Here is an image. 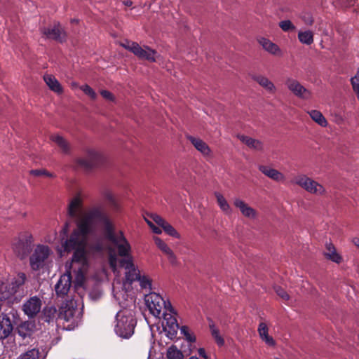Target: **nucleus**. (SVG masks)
<instances>
[{"instance_id":"nucleus-1","label":"nucleus","mask_w":359,"mask_h":359,"mask_svg":"<svg viewBox=\"0 0 359 359\" xmlns=\"http://www.w3.org/2000/svg\"><path fill=\"white\" fill-rule=\"evenodd\" d=\"M88 238V235L74 230L62 244L65 251L67 252L74 251L72 262L79 264L83 267H88V266L86 255Z\"/></svg>"},{"instance_id":"nucleus-2","label":"nucleus","mask_w":359,"mask_h":359,"mask_svg":"<svg viewBox=\"0 0 359 359\" xmlns=\"http://www.w3.org/2000/svg\"><path fill=\"white\" fill-rule=\"evenodd\" d=\"M93 221H97L103 224L105 233L114 227L109 217L102 210L101 208L94 207L77 222L76 228L74 230L89 235L92 231Z\"/></svg>"},{"instance_id":"nucleus-3","label":"nucleus","mask_w":359,"mask_h":359,"mask_svg":"<svg viewBox=\"0 0 359 359\" xmlns=\"http://www.w3.org/2000/svg\"><path fill=\"white\" fill-rule=\"evenodd\" d=\"M135 325L136 319L132 311L123 309L116 313L114 331L120 337L130 338L134 333Z\"/></svg>"},{"instance_id":"nucleus-4","label":"nucleus","mask_w":359,"mask_h":359,"mask_svg":"<svg viewBox=\"0 0 359 359\" xmlns=\"http://www.w3.org/2000/svg\"><path fill=\"white\" fill-rule=\"evenodd\" d=\"M33 246L32 235L29 232H22L14 239L12 243V250L18 258L24 259L30 254Z\"/></svg>"},{"instance_id":"nucleus-5","label":"nucleus","mask_w":359,"mask_h":359,"mask_svg":"<svg viewBox=\"0 0 359 359\" xmlns=\"http://www.w3.org/2000/svg\"><path fill=\"white\" fill-rule=\"evenodd\" d=\"M144 301L150 313L155 317L160 318L162 309L173 312V308L170 302H165L161 296L156 292H150L145 295Z\"/></svg>"},{"instance_id":"nucleus-6","label":"nucleus","mask_w":359,"mask_h":359,"mask_svg":"<svg viewBox=\"0 0 359 359\" xmlns=\"http://www.w3.org/2000/svg\"><path fill=\"white\" fill-rule=\"evenodd\" d=\"M105 236L111 243L118 249V253L121 257H125V259L132 257L129 254L130 252V245L125 238L122 231L115 234L114 227L105 233Z\"/></svg>"},{"instance_id":"nucleus-7","label":"nucleus","mask_w":359,"mask_h":359,"mask_svg":"<svg viewBox=\"0 0 359 359\" xmlns=\"http://www.w3.org/2000/svg\"><path fill=\"white\" fill-rule=\"evenodd\" d=\"M51 253L50 248L45 245H38L29 257V265L33 271L43 269Z\"/></svg>"},{"instance_id":"nucleus-8","label":"nucleus","mask_w":359,"mask_h":359,"mask_svg":"<svg viewBox=\"0 0 359 359\" xmlns=\"http://www.w3.org/2000/svg\"><path fill=\"white\" fill-rule=\"evenodd\" d=\"M291 182L312 194L323 195L325 193V189L323 185L306 175L301 174L295 176Z\"/></svg>"},{"instance_id":"nucleus-9","label":"nucleus","mask_w":359,"mask_h":359,"mask_svg":"<svg viewBox=\"0 0 359 359\" xmlns=\"http://www.w3.org/2000/svg\"><path fill=\"white\" fill-rule=\"evenodd\" d=\"M104 161L103 156L93 149L87 151L86 158H80L77 159V164L86 170H90L93 168L100 165Z\"/></svg>"},{"instance_id":"nucleus-10","label":"nucleus","mask_w":359,"mask_h":359,"mask_svg":"<svg viewBox=\"0 0 359 359\" xmlns=\"http://www.w3.org/2000/svg\"><path fill=\"white\" fill-rule=\"evenodd\" d=\"M40 32L46 38L60 43L65 41L67 38V34L59 22H55L53 27L40 28Z\"/></svg>"},{"instance_id":"nucleus-11","label":"nucleus","mask_w":359,"mask_h":359,"mask_svg":"<svg viewBox=\"0 0 359 359\" xmlns=\"http://www.w3.org/2000/svg\"><path fill=\"white\" fill-rule=\"evenodd\" d=\"M168 311H163L162 313L165 320V323H163V330L168 337L173 339L176 337L180 327L176 318L172 316V314H176L175 311L173 310L172 313L170 312L169 313H168Z\"/></svg>"},{"instance_id":"nucleus-12","label":"nucleus","mask_w":359,"mask_h":359,"mask_svg":"<svg viewBox=\"0 0 359 359\" xmlns=\"http://www.w3.org/2000/svg\"><path fill=\"white\" fill-rule=\"evenodd\" d=\"M42 306V301L37 296H33L22 304V311L29 318H33L39 313Z\"/></svg>"},{"instance_id":"nucleus-13","label":"nucleus","mask_w":359,"mask_h":359,"mask_svg":"<svg viewBox=\"0 0 359 359\" xmlns=\"http://www.w3.org/2000/svg\"><path fill=\"white\" fill-rule=\"evenodd\" d=\"M130 47V52L136 55L139 59L145 60L150 62H156V55L157 52L146 46L141 47L137 43H134Z\"/></svg>"},{"instance_id":"nucleus-14","label":"nucleus","mask_w":359,"mask_h":359,"mask_svg":"<svg viewBox=\"0 0 359 359\" xmlns=\"http://www.w3.org/2000/svg\"><path fill=\"white\" fill-rule=\"evenodd\" d=\"M119 266L121 268H124L127 271L126 272V279L130 283L137 280L140 278V271L135 266L133 261V257H129L128 259H121L118 262Z\"/></svg>"},{"instance_id":"nucleus-15","label":"nucleus","mask_w":359,"mask_h":359,"mask_svg":"<svg viewBox=\"0 0 359 359\" xmlns=\"http://www.w3.org/2000/svg\"><path fill=\"white\" fill-rule=\"evenodd\" d=\"M72 275L70 270L62 274L55 286V293L57 297H64L66 296L72 286Z\"/></svg>"},{"instance_id":"nucleus-16","label":"nucleus","mask_w":359,"mask_h":359,"mask_svg":"<svg viewBox=\"0 0 359 359\" xmlns=\"http://www.w3.org/2000/svg\"><path fill=\"white\" fill-rule=\"evenodd\" d=\"M285 85L287 88L298 97L306 100L311 97L310 91L294 79L288 78L285 81Z\"/></svg>"},{"instance_id":"nucleus-17","label":"nucleus","mask_w":359,"mask_h":359,"mask_svg":"<svg viewBox=\"0 0 359 359\" xmlns=\"http://www.w3.org/2000/svg\"><path fill=\"white\" fill-rule=\"evenodd\" d=\"M67 213L72 218L80 220L83 214V201L79 196L74 197L68 205Z\"/></svg>"},{"instance_id":"nucleus-18","label":"nucleus","mask_w":359,"mask_h":359,"mask_svg":"<svg viewBox=\"0 0 359 359\" xmlns=\"http://www.w3.org/2000/svg\"><path fill=\"white\" fill-rule=\"evenodd\" d=\"M76 308L72 305V302L66 304L60 308L59 318L64 319L67 322H71L72 324L76 323L74 319L75 313L77 312Z\"/></svg>"},{"instance_id":"nucleus-19","label":"nucleus","mask_w":359,"mask_h":359,"mask_svg":"<svg viewBox=\"0 0 359 359\" xmlns=\"http://www.w3.org/2000/svg\"><path fill=\"white\" fill-rule=\"evenodd\" d=\"M258 169L264 175L276 182H282L285 180V176L282 172L270 166L260 165Z\"/></svg>"},{"instance_id":"nucleus-20","label":"nucleus","mask_w":359,"mask_h":359,"mask_svg":"<svg viewBox=\"0 0 359 359\" xmlns=\"http://www.w3.org/2000/svg\"><path fill=\"white\" fill-rule=\"evenodd\" d=\"M234 205L238 208L241 214L248 218H255L257 216L256 210L252 207L249 206L245 201L236 198L233 201Z\"/></svg>"},{"instance_id":"nucleus-21","label":"nucleus","mask_w":359,"mask_h":359,"mask_svg":"<svg viewBox=\"0 0 359 359\" xmlns=\"http://www.w3.org/2000/svg\"><path fill=\"white\" fill-rule=\"evenodd\" d=\"M57 316H59V313L55 306L47 305L43 309L40 319L43 322L50 323H53Z\"/></svg>"},{"instance_id":"nucleus-22","label":"nucleus","mask_w":359,"mask_h":359,"mask_svg":"<svg viewBox=\"0 0 359 359\" xmlns=\"http://www.w3.org/2000/svg\"><path fill=\"white\" fill-rule=\"evenodd\" d=\"M187 140L194 145V147L200 151L203 156H208L211 154L209 146L201 139L188 135Z\"/></svg>"},{"instance_id":"nucleus-23","label":"nucleus","mask_w":359,"mask_h":359,"mask_svg":"<svg viewBox=\"0 0 359 359\" xmlns=\"http://www.w3.org/2000/svg\"><path fill=\"white\" fill-rule=\"evenodd\" d=\"M13 331V325L10 318L5 313H2V319L0 320V339H6Z\"/></svg>"},{"instance_id":"nucleus-24","label":"nucleus","mask_w":359,"mask_h":359,"mask_svg":"<svg viewBox=\"0 0 359 359\" xmlns=\"http://www.w3.org/2000/svg\"><path fill=\"white\" fill-rule=\"evenodd\" d=\"M35 323L30 321H25L20 323L17 327L18 334L23 339L29 337L34 333L35 330Z\"/></svg>"},{"instance_id":"nucleus-25","label":"nucleus","mask_w":359,"mask_h":359,"mask_svg":"<svg viewBox=\"0 0 359 359\" xmlns=\"http://www.w3.org/2000/svg\"><path fill=\"white\" fill-rule=\"evenodd\" d=\"M154 241L157 247L168 256V259L172 264L177 262V258L173 251L168 246V245L160 238L155 237Z\"/></svg>"},{"instance_id":"nucleus-26","label":"nucleus","mask_w":359,"mask_h":359,"mask_svg":"<svg viewBox=\"0 0 359 359\" xmlns=\"http://www.w3.org/2000/svg\"><path fill=\"white\" fill-rule=\"evenodd\" d=\"M237 137L250 149L256 151H262L264 149L262 142L259 140L244 135H238Z\"/></svg>"},{"instance_id":"nucleus-27","label":"nucleus","mask_w":359,"mask_h":359,"mask_svg":"<svg viewBox=\"0 0 359 359\" xmlns=\"http://www.w3.org/2000/svg\"><path fill=\"white\" fill-rule=\"evenodd\" d=\"M327 252L324 253L325 257L333 262L339 264L342 261V257L337 253L335 247L332 243H327L325 244Z\"/></svg>"},{"instance_id":"nucleus-28","label":"nucleus","mask_w":359,"mask_h":359,"mask_svg":"<svg viewBox=\"0 0 359 359\" xmlns=\"http://www.w3.org/2000/svg\"><path fill=\"white\" fill-rule=\"evenodd\" d=\"M43 79L46 85L52 91L59 94L63 92L62 86L54 76L51 74H46L43 76Z\"/></svg>"},{"instance_id":"nucleus-29","label":"nucleus","mask_w":359,"mask_h":359,"mask_svg":"<svg viewBox=\"0 0 359 359\" xmlns=\"http://www.w3.org/2000/svg\"><path fill=\"white\" fill-rule=\"evenodd\" d=\"M26 280L27 276L23 272H19L16 276L11 279V281L9 283L14 294L20 290V287L25 285Z\"/></svg>"},{"instance_id":"nucleus-30","label":"nucleus","mask_w":359,"mask_h":359,"mask_svg":"<svg viewBox=\"0 0 359 359\" xmlns=\"http://www.w3.org/2000/svg\"><path fill=\"white\" fill-rule=\"evenodd\" d=\"M258 42L267 52L273 55H278L280 53V49L279 48L278 46L270 40L264 37H261L258 39Z\"/></svg>"},{"instance_id":"nucleus-31","label":"nucleus","mask_w":359,"mask_h":359,"mask_svg":"<svg viewBox=\"0 0 359 359\" xmlns=\"http://www.w3.org/2000/svg\"><path fill=\"white\" fill-rule=\"evenodd\" d=\"M251 77L255 81L257 82L269 92L273 93L275 91L276 88L274 84L266 76L262 75H252Z\"/></svg>"},{"instance_id":"nucleus-32","label":"nucleus","mask_w":359,"mask_h":359,"mask_svg":"<svg viewBox=\"0 0 359 359\" xmlns=\"http://www.w3.org/2000/svg\"><path fill=\"white\" fill-rule=\"evenodd\" d=\"M257 331L260 338L264 341L266 344L271 346L275 345V341L269 335V329L264 323H259Z\"/></svg>"},{"instance_id":"nucleus-33","label":"nucleus","mask_w":359,"mask_h":359,"mask_svg":"<svg viewBox=\"0 0 359 359\" xmlns=\"http://www.w3.org/2000/svg\"><path fill=\"white\" fill-rule=\"evenodd\" d=\"M50 140L57 144L62 153L67 154L70 152V144L63 137L58 135H51Z\"/></svg>"},{"instance_id":"nucleus-34","label":"nucleus","mask_w":359,"mask_h":359,"mask_svg":"<svg viewBox=\"0 0 359 359\" xmlns=\"http://www.w3.org/2000/svg\"><path fill=\"white\" fill-rule=\"evenodd\" d=\"M14 294L9 283H1L0 284V301L7 300Z\"/></svg>"},{"instance_id":"nucleus-35","label":"nucleus","mask_w":359,"mask_h":359,"mask_svg":"<svg viewBox=\"0 0 359 359\" xmlns=\"http://www.w3.org/2000/svg\"><path fill=\"white\" fill-rule=\"evenodd\" d=\"M17 359H44V356L39 348H32L19 355Z\"/></svg>"},{"instance_id":"nucleus-36","label":"nucleus","mask_w":359,"mask_h":359,"mask_svg":"<svg viewBox=\"0 0 359 359\" xmlns=\"http://www.w3.org/2000/svg\"><path fill=\"white\" fill-rule=\"evenodd\" d=\"M309 114L316 123L320 125L322 127H325L327 125V121L326 118L324 117L323 114L318 110H311L309 111Z\"/></svg>"},{"instance_id":"nucleus-37","label":"nucleus","mask_w":359,"mask_h":359,"mask_svg":"<svg viewBox=\"0 0 359 359\" xmlns=\"http://www.w3.org/2000/svg\"><path fill=\"white\" fill-rule=\"evenodd\" d=\"M298 39L299 41L306 45H311L313 42V34L311 31H299L298 33Z\"/></svg>"},{"instance_id":"nucleus-38","label":"nucleus","mask_w":359,"mask_h":359,"mask_svg":"<svg viewBox=\"0 0 359 359\" xmlns=\"http://www.w3.org/2000/svg\"><path fill=\"white\" fill-rule=\"evenodd\" d=\"M166 357L168 359H183L184 355L175 345H172L167 349Z\"/></svg>"},{"instance_id":"nucleus-39","label":"nucleus","mask_w":359,"mask_h":359,"mask_svg":"<svg viewBox=\"0 0 359 359\" xmlns=\"http://www.w3.org/2000/svg\"><path fill=\"white\" fill-rule=\"evenodd\" d=\"M215 195L217 198V203L222 210L227 214H230L231 212L230 205L223 195L219 192H215Z\"/></svg>"},{"instance_id":"nucleus-40","label":"nucleus","mask_w":359,"mask_h":359,"mask_svg":"<svg viewBox=\"0 0 359 359\" xmlns=\"http://www.w3.org/2000/svg\"><path fill=\"white\" fill-rule=\"evenodd\" d=\"M210 329L211 331L212 336L215 339L217 344L219 346H222L224 344V340L220 335L219 330L215 326L214 324L210 325Z\"/></svg>"},{"instance_id":"nucleus-41","label":"nucleus","mask_w":359,"mask_h":359,"mask_svg":"<svg viewBox=\"0 0 359 359\" xmlns=\"http://www.w3.org/2000/svg\"><path fill=\"white\" fill-rule=\"evenodd\" d=\"M279 27L284 32L294 31L296 29L295 26L290 20H282L279 22Z\"/></svg>"},{"instance_id":"nucleus-42","label":"nucleus","mask_w":359,"mask_h":359,"mask_svg":"<svg viewBox=\"0 0 359 359\" xmlns=\"http://www.w3.org/2000/svg\"><path fill=\"white\" fill-rule=\"evenodd\" d=\"M29 173L35 177H40V176H46L48 177H53L54 175L51 172H49L46 169H36V170H31L29 171Z\"/></svg>"},{"instance_id":"nucleus-43","label":"nucleus","mask_w":359,"mask_h":359,"mask_svg":"<svg viewBox=\"0 0 359 359\" xmlns=\"http://www.w3.org/2000/svg\"><path fill=\"white\" fill-rule=\"evenodd\" d=\"M163 231L168 235H169V236H170L172 237H174V238H180V233L168 222V224L165 226H163Z\"/></svg>"},{"instance_id":"nucleus-44","label":"nucleus","mask_w":359,"mask_h":359,"mask_svg":"<svg viewBox=\"0 0 359 359\" xmlns=\"http://www.w3.org/2000/svg\"><path fill=\"white\" fill-rule=\"evenodd\" d=\"M140 282V287L144 289H151V280L147 276H140L137 279Z\"/></svg>"},{"instance_id":"nucleus-45","label":"nucleus","mask_w":359,"mask_h":359,"mask_svg":"<svg viewBox=\"0 0 359 359\" xmlns=\"http://www.w3.org/2000/svg\"><path fill=\"white\" fill-rule=\"evenodd\" d=\"M81 90L91 99L95 100L97 97V94L94 90L88 85L85 84L81 86Z\"/></svg>"},{"instance_id":"nucleus-46","label":"nucleus","mask_w":359,"mask_h":359,"mask_svg":"<svg viewBox=\"0 0 359 359\" xmlns=\"http://www.w3.org/2000/svg\"><path fill=\"white\" fill-rule=\"evenodd\" d=\"M104 198L109 203V204L114 208L115 209H118V204L114 197L112 193L109 191H106L104 193Z\"/></svg>"},{"instance_id":"nucleus-47","label":"nucleus","mask_w":359,"mask_h":359,"mask_svg":"<svg viewBox=\"0 0 359 359\" xmlns=\"http://www.w3.org/2000/svg\"><path fill=\"white\" fill-rule=\"evenodd\" d=\"M88 267L79 266L76 273V281L79 285L82 284L84 280V270H86Z\"/></svg>"},{"instance_id":"nucleus-48","label":"nucleus","mask_w":359,"mask_h":359,"mask_svg":"<svg viewBox=\"0 0 359 359\" xmlns=\"http://www.w3.org/2000/svg\"><path fill=\"white\" fill-rule=\"evenodd\" d=\"M351 83L353 90L356 93L359 91V69L357 71L354 77L351 78Z\"/></svg>"},{"instance_id":"nucleus-49","label":"nucleus","mask_w":359,"mask_h":359,"mask_svg":"<svg viewBox=\"0 0 359 359\" xmlns=\"http://www.w3.org/2000/svg\"><path fill=\"white\" fill-rule=\"evenodd\" d=\"M275 291L276 294L281 297L284 300H288L290 299L289 294L287 293V292L283 289L281 287L276 286L275 287Z\"/></svg>"},{"instance_id":"nucleus-50","label":"nucleus","mask_w":359,"mask_h":359,"mask_svg":"<svg viewBox=\"0 0 359 359\" xmlns=\"http://www.w3.org/2000/svg\"><path fill=\"white\" fill-rule=\"evenodd\" d=\"M109 263L111 269L114 272L116 269L117 259L115 255L111 254L109 257Z\"/></svg>"},{"instance_id":"nucleus-51","label":"nucleus","mask_w":359,"mask_h":359,"mask_svg":"<svg viewBox=\"0 0 359 359\" xmlns=\"http://www.w3.org/2000/svg\"><path fill=\"white\" fill-rule=\"evenodd\" d=\"M100 94L104 99L107 100L113 101L114 100V96L109 90H102L100 91Z\"/></svg>"},{"instance_id":"nucleus-52","label":"nucleus","mask_w":359,"mask_h":359,"mask_svg":"<svg viewBox=\"0 0 359 359\" xmlns=\"http://www.w3.org/2000/svg\"><path fill=\"white\" fill-rule=\"evenodd\" d=\"M149 217L152 219V220L156 224H158L159 223V222H161V219H162V217H161L160 215H157V214H151L149 215Z\"/></svg>"},{"instance_id":"nucleus-53","label":"nucleus","mask_w":359,"mask_h":359,"mask_svg":"<svg viewBox=\"0 0 359 359\" xmlns=\"http://www.w3.org/2000/svg\"><path fill=\"white\" fill-rule=\"evenodd\" d=\"M135 42H131V41H126L125 43H121V46H123L126 50L130 51V48L133 46L132 45Z\"/></svg>"},{"instance_id":"nucleus-54","label":"nucleus","mask_w":359,"mask_h":359,"mask_svg":"<svg viewBox=\"0 0 359 359\" xmlns=\"http://www.w3.org/2000/svg\"><path fill=\"white\" fill-rule=\"evenodd\" d=\"M186 339L189 342H194L196 341V337L194 334L189 333H187V334L185 336Z\"/></svg>"},{"instance_id":"nucleus-55","label":"nucleus","mask_w":359,"mask_h":359,"mask_svg":"<svg viewBox=\"0 0 359 359\" xmlns=\"http://www.w3.org/2000/svg\"><path fill=\"white\" fill-rule=\"evenodd\" d=\"M303 20L306 25H311L313 23V19L311 16L304 17Z\"/></svg>"},{"instance_id":"nucleus-56","label":"nucleus","mask_w":359,"mask_h":359,"mask_svg":"<svg viewBox=\"0 0 359 359\" xmlns=\"http://www.w3.org/2000/svg\"><path fill=\"white\" fill-rule=\"evenodd\" d=\"M198 354L201 357L208 359V355H207L205 351L203 348H200L198 349Z\"/></svg>"},{"instance_id":"nucleus-57","label":"nucleus","mask_w":359,"mask_h":359,"mask_svg":"<svg viewBox=\"0 0 359 359\" xmlns=\"http://www.w3.org/2000/svg\"><path fill=\"white\" fill-rule=\"evenodd\" d=\"M180 330H181V332L184 336H186L187 334V333H189V327L187 326H182Z\"/></svg>"},{"instance_id":"nucleus-58","label":"nucleus","mask_w":359,"mask_h":359,"mask_svg":"<svg viewBox=\"0 0 359 359\" xmlns=\"http://www.w3.org/2000/svg\"><path fill=\"white\" fill-rule=\"evenodd\" d=\"M152 231L154 233H156V234H160L161 233V229L158 227V226H156L155 225H154L153 228H151Z\"/></svg>"},{"instance_id":"nucleus-59","label":"nucleus","mask_w":359,"mask_h":359,"mask_svg":"<svg viewBox=\"0 0 359 359\" xmlns=\"http://www.w3.org/2000/svg\"><path fill=\"white\" fill-rule=\"evenodd\" d=\"M167 224L168 222L165 221L163 218H162V219H161V222H159V223L157 225L163 229V226H165Z\"/></svg>"},{"instance_id":"nucleus-60","label":"nucleus","mask_w":359,"mask_h":359,"mask_svg":"<svg viewBox=\"0 0 359 359\" xmlns=\"http://www.w3.org/2000/svg\"><path fill=\"white\" fill-rule=\"evenodd\" d=\"M68 228H69V224L65 223V224L62 229V231L64 232V234H67V233L68 231Z\"/></svg>"},{"instance_id":"nucleus-61","label":"nucleus","mask_w":359,"mask_h":359,"mask_svg":"<svg viewBox=\"0 0 359 359\" xmlns=\"http://www.w3.org/2000/svg\"><path fill=\"white\" fill-rule=\"evenodd\" d=\"M353 243H354V245L357 247H359V238H355L353 239Z\"/></svg>"},{"instance_id":"nucleus-62","label":"nucleus","mask_w":359,"mask_h":359,"mask_svg":"<svg viewBox=\"0 0 359 359\" xmlns=\"http://www.w3.org/2000/svg\"><path fill=\"white\" fill-rule=\"evenodd\" d=\"M123 4H124V5H125V6H132V4H133V2H132V1H130V0H127V1H125L123 2Z\"/></svg>"},{"instance_id":"nucleus-63","label":"nucleus","mask_w":359,"mask_h":359,"mask_svg":"<svg viewBox=\"0 0 359 359\" xmlns=\"http://www.w3.org/2000/svg\"><path fill=\"white\" fill-rule=\"evenodd\" d=\"M146 222L148 224V225L151 227V229L153 228L154 224L151 221L146 219Z\"/></svg>"},{"instance_id":"nucleus-64","label":"nucleus","mask_w":359,"mask_h":359,"mask_svg":"<svg viewBox=\"0 0 359 359\" xmlns=\"http://www.w3.org/2000/svg\"><path fill=\"white\" fill-rule=\"evenodd\" d=\"M95 249L98 251L101 250H102V246L100 245H97L96 247H95Z\"/></svg>"}]
</instances>
